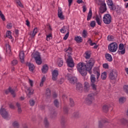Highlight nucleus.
Listing matches in <instances>:
<instances>
[{"instance_id": "8fccbe9b", "label": "nucleus", "mask_w": 128, "mask_h": 128, "mask_svg": "<svg viewBox=\"0 0 128 128\" xmlns=\"http://www.w3.org/2000/svg\"><path fill=\"white\" fill-rule=\"evenodd\" d=\"M34 104H36V102L34 100H30V104L31 106H34Z\"/></svg>"}, {"instance_id": "3c124183", "label": "nucleus", "mask_w": 128, "mask_h": 128, "mask_svg": "<svg viewBox=\"0 0 128 128\" xmlns=\"http://www.w3.org/2000/svg\"><path fill=\"white\" fill-rule=\"evenodd\" d=\"M6 28H8V30H10V28H12V24L8 23L6 25Z\"/></svg>"}, {"instance_id": "f8f14e48", "label": "nucleus", "mask_w": 128, "mask_h": 128, "mask_svg": "<svg viewBox=\"0 0 128 128\" xmlns=\"http://www.w3.org/2000/svg\"><path fill=\"white\" fill-rule=\"evenodd\" d=\"M93 73L96 76V78L98 80L100 76V68H94L93 69Z\"/></svg>"}, {"instance_id": "cd10ccee", "label": "nucleus", "mask_w": 128, "mask_h": 128, "mask_svg": "<svg viewBox=\"0 0 128 128\" xmlns=\"http://www.w3.org/2000/svg\"><path fill=\"white\" fill-rule=\"evenodd\" d=\"M58 66H62L64 64V60H62V59L59 58L58 61Z\"/></svg>"}, {"instance_id": "0e129e2a", "label": "nucleus", "mask_w": 128, "mask_h": 128, "mask_svg": "<svg viewBox=\"0 0 128 128\" xmlns=\"http://www.w3.org/2000/svg\"><path fill=\"white\" fill-rule=\"evenodd\" d=\"M88 44H90H90H92V39H90V38H89L88 40Z\"/></svg>"}, {"instance_id": "c85d7f7f", "label": "nucleus", "mask_w": 128, "mask_h": 128, "mask_svg": "<svg viewBox=\"0 0 128 128\" xmlns=\"http://www.w3.org/2000/svg\"><path fill=\"white\" fill-rule=\"evenodd\" d=\"M16 106L18 108V112L19 114H20V112H22V108H20V103L17 102L16 104Z\"/></svg>"}, {"instance_id": "7c9ffc66", "label": "nucleus", "mask_w": 128, "mask_h": 128, "mask_svg": "<svg viewBox=\"0 0 128 128\" xmlns=\"http://www.w3.org/2000/svg\"><path fill=\"white\" fill-rule=\"evenodd\" d=\"M126 100V98L124 97H122L120 98L119 99V102L120 104H124Z\"/></svg>"}, {"instance_id": "20e7f679", "label": "nucleus", "mask_w": 128, "mask_h": 128, "mask_svg": "<svg viewBox=\"0 0 128 128\" xmlns=\"http://www.w3.org/2000/svg\"><path fill=\"white\" fill-rule=\"evenodd\" d=\"M32 56L34 58L37 64H38V66H40V64H42V58H40V53L36 52L35 53L32 54Z\"/></svg>"}, {"instance_id": "bb28decb", "label": "nucleus", "mask_w": 128, "mask_h": 128, "mask_svg": "<svg viewBox=\"0 0 128 128\" xmlns=\"http://www.w3.org/2000/svg\"><path fill=\"white\" fill-rule=\"evenodd\" d=\"M6 36L10 40H12V32L8 31L6 33Z\"/></svg>"}, {"instance_id": "864d4df0", "label": "nucleus", "mask_w": 128, "mask_h": 128, "mask_svg": "<svg viewBox=\"0 0 128 128\" xmlns=\"http://www.w3.org/2000/svg\"><path fill=\"white\" fill-rule=\"evenodd\" d=\"M54 104L55 106H56V108L58 107L60 103L58 102V100H54Z\"/></svg>"}, {"instance_id": "6ab92c4d", "label": "nucleus", "mask_w": 128, "mask_h": 128, "mask_svg": "<svg viewBox=\"0 0 128 128\" xmlns=\"http://www.w3.org/2000/svg\"><path fill=\"white\" fill-rule=\"evenodd\" d=\"M105 58L108 62H112V55L108 53L105 54Z\"/></svg>"}, {"instance_id": "338daca9", "label": "nucleus", "mask_w": 128, "mask_h": 128, "mask_svg": "<svg viewBox=\"0 0 128 128\" xmlns=\"http://www.w3.org/2000/svg\"><path fill=\"white\" fill-rule=\"evenodd\" d=\"M56 116V112H54L52 114V118H54Z\"/></svg>"}, {"instance_id": "393cba45", "label": "nucleus", "mask_w": 128, "mask_h": 128, "mask_svg": "<svg viewBox=\"0 0 128 128\" xmlns=\"http://www.w3.org/2000/svg\"><path fill=\"white\" fill-rule=\"evenodd\" d=\"M92 10H90L89 11V12L88 14V17H87V20H90L92 18Z\"/></svg>"}, {"instance_id": "58836bf2", "label": "nucleus", "mask_w": 128, "mask_h": 128, "mask_svg": "<svg viewBox=\"0 0 128 128\" xmlns=\"http://www.w3.org/2000/svg\"><path fill=\"white\" fill-rule=\"evenodd\" d=\"M108 40H110V42H114V37L112 36H108Z\"/></svg>"}, {"instance_id": "603ef678", "label": "nucleus", "mask_w": 128, "mask_h": 128, "mask_svg": "<svg viewBox=\"0 0 128 128\" xmlns=\"http://www.w3.org/2000/svg\"><path fill=\"white\" fill-rule=\"evenodd\" d=\"M46 95L48 96H50V90L48 88L46 89Z\"/></svg>"}, {"instance_id": "e2e57ef3", "label": "nucleus", "mask_w": 128, "mask_h": 128, "mask_svg": "<svg viewBox=\"0 0 128 128\" xmlns=\"http://www.w3.org/2000/svg\"><path fill=\"white\" fill-rule=\"evenodd\" d=\"M9 106H10V108H12V110H14V104H9Z\"/></svg>"}, {"instance_id": "a19ab883", "label": "nucleus", "mask_w": 128, "mask_h": 128, "mask_svg": "<svg viewBox=\"0 0 128 128\" xmlns=\"http://www.w3.org/2000/svg\"><path fill=\"white\" fill-rule=\"evenodd\" d=\"M38 33V28H35L34 29L33 32L32 34V38H34V36Z\"/></svg>"}, {"instance_id": "ea45409f", "label": "nucleus", "mask_w": 128, "mask_h": 128, "mask_svg": "<svg viewBox=\"0 0 128 128\" xmlns=\"http://www.w3.org/2000/svg\"><path fill=\"white\" fill-rule=\"evenodd\" d=\"M90 80L92 84H94L96 82V77L94 75H92L90 76Z\"/></svg>"}, {"instance_id": "1a4fd4ad", "label": "nucleus", "mask_w": 128, "mask_h": 128, "mask_svg": "<svg viewBox=\"0 0 128 128\" xmlns=\"http://www.w3.org/2000/svg\"><path fill=\"white\" fill-rule=\"evenodd\" d=\"M0 114H1L2 116L4 118H8V113L6 109L4 108H1L0 110Z\"/></svg>"}, {"instance_id": "4c0bfd02", "label": "nucleus", "mask_w": 128, "mask_h": 128, "mask_svg": "<svg viewBox=\"0 0 128 128\" xmlns=\"http://www.w3.org/2000/svg\"><path fill=\"white\" fill-rule=\"evenodd\" d=\"M70 106H74V100L72 98H70Z\"/></svg>"}, {"instance_id": "f257e3e1", "label": "nucleus", "mask_w": 128, "mask_h": 128, "mask_svg": "<svg viewBox=\"0 0 128 128\" xmlns=\"http://www.w3.org/2000/svg\"><path fill=\"white\" fill-rule=\"evenodd\" d=\"M94 59L90 58L86 64L84 62H80L78 64L77 68L79 72L82 76H86L88 72L90 74H92V69L94 64Z\"/></svg>"}, {"instance_id": "4be33fe9", "label": "nucleus", "mask_w": 128, "mask_h": 128, "mask_svg": "<svg viewBox=\"0 0 128 128\" xmlns=\"http://www.w3.org/2000/svg\"><path fill=\"white\" fill-rule=\"evenodd\" d=\"M110 105H104L102 107V110L104 112H108L110 110Z\"/></svg>"}, {"instance_id": "6e6552de", "label": "nucleus", "mask_w": 128, "mask_h": 128, "mask_svg": "<svg viewBox=\"0 0 128 128\" xmlns=\"http://www.w3.org/2000/svg\"><path fill=\"white\" fill-rule=\"evenodd\" d=\"M94 100V94L91 93L88 94V98L86 99V104H92Z\"/></svg>"}, {"instance_id": "6e6d98bb", "label": "nucleus", "mask_w": 128, "mask_h": 128, "mask_svg": "<svg viewBox=\"0 0 128 128\" xmlns=\"http://www.w3.org/2000/svg\"><path fill=\"white\" fill-rule=\"evenodd\" d=\"M18 62L17 61V60H13L12 62V66H16V64H18Z\"/></svg>"}, {"instance_id": "a18cd8bd", "label": "nucleus", "mask_w": 128, "mask_h": 128, "mask_svg": "<svg viewBox=\"0 0 128 128\" xmlns=\"http://www.w3.org/2000/svg\"><path fill=\"white\" fill-rule=\"evenodd\" d=\"M0 16L2 20H3L4 22V20H6V18L4 17V14H2V12L1 10H0Z\"/></svg>"}, {"instance_id": "4d7b16f0", "label": "nucleus", "mask_w": 128, "mask_h": 128, "mask_svg": "<svg viewBox=\"0 0 128 128\" xmlns=\"http://www.w3.org/2000/svg\"><path fill=\"white\" fill-rule=\"evenodd\" d=\"M90 26L92 28H94L96 26V22L92 21L90 24Z\"/></svg>"}, {"instance_id": "c756f323", "label": "nucleus", "mask_w": 128, "mask_h": 128, "mask_svg": "<svg viewBox=\"0 0 128 128\" xmlns=\"http://www.w3.org/2000/svg\"><path fill=\"white\" fill-rule=\"evenodd\" d=\"M85 58H86V60L90 58V52H88V51H86L85 52Z\"/></svg>"}, {"instance_id": "37998d69", "label": "nucleus", "mask_w": 128, "mask_h": 128, "mask_svg": "<svg viewBox=\"0 0 128 128\" xmlns=\"http://www.w3.org/2000/svg\"><path fill=\"white\" fill-rule=\"evenodd\" d=\"M66 118L64 117H62V118H61V121H60V122H61V124L62 126H64V124H66Z\"/></svg>"}, {"instance_id": "9d476101", "label": "nucleus", "mask_w": 128, "mask_h": 128, "mask_svg": "<svg viewBox=\"0 0 128 128\" xmlns=\"http://www.w3.org/2000/svg\"><path fill=\"white\" fill-rule=\"evenodd\" d=\"M107 4L108 6L111 10H116V5L114 4L112 0H108Z\"/></svg>"}, {"instance_id": "de8ad7c7", "label": "nucleus", "mask_w": 128, "mask_h": 128, "mask_svg": "<svg viewBox=\"0 0 128 128\" xmlns=\"http://www.w3.org/2000/svg\"><path fill=\"white\" fill-rule=\"evenodd\" d=\"M106 122V120H102V122H99V128H102V124Z\"/></svg>"}, {"instance_id": "f03ea898", "label": "nucleus", "mask_w": 128, "mask_h": 128, "mask_svg": "<svg viewBox=\"0 0 128 128\" xmlns=\"http://www.w3.org/2000/svg\"><path fill=\"white\" fill-rule=\"evenodd\" d=\"M72 48L68 47V48L64 49V51L66 53L65 56H68V58L66 60L68 66L69 68H74V60H72V58L70 56L72 54Z\"/></svg>"}, {"instance_id": "e433bc0d", "label": "nucleus", "mask_w": 128, "mask_h": 128, "mask_svg": "<svg viewBox=\"0 0 128 128\" xmlns=\"http://www.w3.org/2000/svg\"><path fill=\"white\" fill-rule=\"evenodd\" d=\"M123 90L126 94H128V85H124V87H123Z\"/></svg>"}, {"instance_id": "72a5a7b5", "label": "nucleus", "mask_w": 128, "mask_h": 128, "mask_svg": "<svg viewBox=\"0 0 128 128\" xmlns=\"http://www.w3.org/2000/svg\"><path fill=\"white\" fill-rule=\"evenodd\" d=\"M96 21L98 24V26H100L102 24V22H100V18H98V16H96Z\"/></svg>"}, {"instance_id": "412c9836", "label": "nucleus", "mask_w": 128, "mask_h": 128, "mask_svg": "<svg viewBox=\"0 0 128 128\" xmlns=\"http://www.w3.org/2000/svg\"><path fill=\"white\" fill-rule=\"evenodd\" d=\"M90 86L88 82H85L84 83V90H86V92H88V90H90Z\"/></svg>"}, {"instance_id": "39448f33", "label": "nucleus", "mask_w": 128, "mask_h": 128, "mask_svg": "<svg viewBox=\"0 0 128 128\" xmlns=\"http://www.w3.org/2000/svg\"><path fill=\"white\" fill-rule=\"evenodd\" d=\"M108 49L111 52H116L118 50V44L113 42L108 45Z\"/></svg>"}, {"instance_id": "79ce46f5", "label": "nucleus", "mask_w": 128, "mask_h": 128, "mask_svg": "<svg viewBox=\"0 0 128 128\" xmlns=\"http://www.w3.org/2000/svg\"><path fill=\"white\" fill-rule=\"evenodd\" d=\"M91 86L93 90H96L97 86L96 84H94V83H92Z\"/></svg>"}, {"instance_id": "0eeeda50", "label": "nucleus", "mask_w": 128, "mask_h": 128, "mask_svg": "<svg viewBox=\"0 0 128 128\" xmlns=\"http://www.w3.org/2000/svg\"><path fill=\"white\" fill-rule=\"evenodd\" d=\"M29 83L31 87L27 88V94L28 96H32V94H34V90L32 89L34 82L32 80L29 79Z\"/></svg>"}, {"instance_id": "dca6fc26", "label": "nucleus", "mask_w": 128, "mask_h": 128, "mask_svg": "<svg viewBox=\"0 0 128 128\" xmlns=\"http://www.w3.org/2000/svg\"><path fill=\"white\" fill-rule=\"evenodd\" d=\"M19 56L21 62H24V52L20 51L19 53Z\"/></svg>"}, {"instance_id": "f3484780", "label": "nucleus", "mask_w": 128, "mask_h": 128, "mask_svg": "<svg viewBox=\"0 0 128 128\" xmlns=\"http://www.w3.org/2000/svg\"><path fill=\"white\" fill-rule=\"evenodd\" d=\"M6 52L8 56H12V49L10 48V46L8 44H6Z\"/></svg>"}, {"instance_id": "2f4dec72", "label": "nucleus", "mask_w": 128, "mask_h": 128, "mask_svg": "<svg viewBox=\"0 0 128 128\" xmlns=\"http://www.w3.org/2000/svg\"><path fill=\"white\" fill-rule=\"evenodd\" d=\"M44 124L46 128H48V126H50V123L48 122V119L46 118H45L44 120Z\"/></svg>"}, {"instance_id": "423d86ee", "label": "nucleus", "mask_w": 128, "mask_h": 128, "mask_svg": "<svg viewBox=\"0 0 128 128\" xmlns=\"http://www.w3.org/2000/svg\"><path fill=\"white\" fill-rule=\"evenodd\" d=\"M103 22L106 24H110L112 22V16L110 14H105L103 17Z\"/></svg>"}, {"instance_id": "7ed1b4c3", "label": "nucleus", "mask_w": 128, "mask_h": 128, "mask_svg": "<svg viewBox=\"0 0 128 128\" xmlns=\"http://www.w3.org/2000/svg\"><path fill=\"white\" fill-rule=\"evenodd\" d=\"M109 80L112 81L116 82V78H118V72L116 70H112L110 72L108 75Z\"/></svg>"}, {"instance_id": "4468645a", "label": "nucleus", "mask_w": 128, "mask_h": 128, "mask_svg": "<svg viewBox=\"0 0 128 128\" xmlns=\"http://www.w3.org/2000/svg\"><path fill=\"white\" fill-rule=\"evenodd\" d=\"M82 90H84V88L82 86V84L80 83H78L76 84V90L78 92H82Z\"/></svg>"}, {"instance_id": "774afa93", "label": "nucleus", "mask_w": 128, "mask_h": 128, "mask_svg": "<svg viewBox=\"0 0 128 128\" xmlns=\"http://www.w3.org/2000/svg\"><path fill=\"white\" fill-rule=\"evenodd\" d=\"M76 2L78 3V4H82V2H84V1H82V0H78L77 1H76Z\"/></svg>"}, {"instance_id": "ddd939ff", "label": "nucleus", "mask_w": 128, "mask_h": 128, "mask_svg": "<svg viewBox=\"0 0 128 128\" xmlns=\"http://www.w3.org/2000/svg\"><path fill=\"white\" fill-rule=\"evenodd\" d=\"M58 70H54L52 72V80H58Z\"/></svg>"}, {"instance_id": "aec40b11", "label": "nucleus", "mask_w": 128, "mask_h": 128, "mask_svg": "<svg viewBox=\"0 0 128 128\" xmlns=\"http://www.w3.org/2000/svg\"><path fill=\"white\" fill-rule=\"evenodd\" d=\"M42 74H46V72H48V65H44L42 68Z\"/></svg>"}, {"instance_id": "13d9d810", "label": "nucleus", "mask_w": 128, "mask_h": 128, "mask_svg": "<svg viewBox=\"0 0 128 128\" xmlns=\"http://www.w3.org/2000/svg\"><path fill=\"white\" fill-rule=\"evenodd\" d=\"M70 34V32H68L67 34H66L64 38V40H68V36Z\"/></svg>"}, {"instance_id": "c9c22d12", "label": "nucleus", "mask_w": 128, "mask_h": 128, "mask_svg": "<svg viewBox=\"0 0 128 128\" xmlns=\"http://www.w3.org/2000/svg\"><path fill=\"white\" fill-rule=\"evenodd\" d=\"M101 78L102 80H106V72H104L102 74Z\"/></svg>"}, {"instance_id": "680f3d73", "label": "nucleus", "mask_w": 128, "mask_h": 128, "mask_svg": "<svg viewBox=\"0 0 128 128\" xmlns=\"http://www.w3.org/2000/svg\"><path fill=\"white\" fill-rule=\"evenodd\" d=\"M64 111L65 114H68V109L66 107H64Z\"/></svg>"}, {"instance_id": "5fc2aeb1", "label": "nucleus", "mask_w": 128, "mask_h": 128, "mask_svg": "<svg viewBox=\"0 0 128 128\" xmlns=\"http://www.w3.org/2000/svg\"><path fill=\"white\" fill-rule=\"evenodd\" d=\"M124 48V45L122 44H120L119 45V50H122Z\"/></svg>"}, {"instance_id": "09e8293b", "label": "nucleus", "mask_w": 128, "mask_h": 128, "mask_svg": "<svg viewBox=\"0 0 128 128\" xmlns=\"http://www.w3.org/2000/svg\"><path fill=\"white\" fill-rule=\"evenodd\" d=\"M73 116L74 118H80V113L78 112H75L74 113Z\"/></svg>"}, {"instance_id": "69168bd1", "label": "nucleus", "mask_w": 128, "mask_h": 128, "mask_svg": "<svg viewBox=\"0 0 128 128\" xmlns=\"http://www.w3.org/2000/svg\"><path fill=\"white\" fill-rule=\"evenodd\" d=\"M47 26H48V29L50 30H52V27L50 26V24H47Z\"/></svg>"}, {"instance_id": "5701e85b", "label": "nucleus", "mask_w": 128, "mask_h": 128, "mask_svg": "<svg viewBox=\"0 0 128 128\" xmlns=\"http://www.w3.org/2000/svg\"><path fill=\"white\" fill-rule=\"evenodd\" d=\"M74 40L78 44H80V42H82V38L80 36H77L75 37Z\"/></svg>"}, {"instance_id": "a211bd4d", "label": "nucleus", "mask_w": 128, "mask_h": 128, "mask_svg": "<svg viewBox=\"0 0 128 128\" xmlns=\"http://www.w3.org/2000/svg\"><path fill=\"white\" fill-rule=\"evenodd\" d=\"M68 80H69L70 82V84H74L76 82L78 78H76V77L69 78H68Z\"/></svg>"}, {"instance_id": "a878e982", "label": "nucleus", "mask_w": 128, "mask_h": 128, "mask_svg": "<svg viewBox=\"0 0 128 128\" xmlns=\"http://www.w3.org/2000/svg\"><path fill=\"white\" fill-rule=\"evenodd\" d=\"M28 66H29V70L30 72H34V65L32 64L28 63Z\"/></svg>"}, {"instance_id": "9b49d317", "label": "nucleus", "mask_w": 128, "mask_h": 128, "mask_svg": "<svg viewBox=\"0 0 128 128\" xmlns=\"http://www.w3.org/2000/svg\"><path fill=\"white\" fill-rule=\"evenodd\" d=\"M106 12V3L101 4V6L100 8V14H104V12Z\"/></svg>"}, {"instance_id": "473e14b6", "label": "nucleus", "mask_w": 128, "mask_h": 128, "mask_svg": "<svg viewBox=\"0 0 128 128\" xmlns=\"http://www.w3.org/2000/svg\"><path fill=\"white\" fill-rule=\"evenodd\" d=\"M82 36L84 38H88V32H86V30H83Z\"/></svg>"}, {"instance_id": "052dcab7", "label": "nucleus", "mask_w": 128, "mask_h": 128, "mask_svg": "<svg viewBox=\"0 0 128 128\" xmlns=\"http://www.w3.org/2000/svg\"><path fill=\"white\" fill-rule=\"evenodd\" d=\"M103 68H108V64H103Z\"/></svg>"}, {"instance_id": "2eb2a0df", "label": "nucleus", "mask_w": 128, "mask_h": 128, "mask_svg": "<svg viewBox=\"0 0 128 128\" xmlns=\"http://www.w3.org/2000/svg\"><path fill=\"white\" fill-rule=\"evenodd\" d=\"M58 17L60 20H64V16L62 15V8H58Z\"/></svg>"}, {"instance_id": "49530a36", "label": "nucleus", "mask_w": 128, "mask_h": 128, "mask_svg": "<svg viewBox=\"0 0 128 128\" xmlns=\"http://www.w3.org/2000/svg\"><path fill=\"white\" fill-rule=\"evenodd\" d=\"M51 38H52V33H50L49 34L46 36V40L48 41Z\"/></svg>"}, {"instance_id": "bf43d9fd", "label": "nucleus", "mask_w": 128, "mask_h": 128, "mask_svg": "<svg viewBox=\"0 0 128 128\" xmlns=\"http://www.w3.org/2000/svg\"><path fill=\"white\" fill-rule=\"evenodd\" d=\"M16 3L18 4L19 6H20L21 8H24V5L20 2V1H16Z\"/></svg>"}, {"instance_id": "b1692460", "label": "nucleus", "mask_w": 128, "mask_h": 128, "mask_svg": "<svg viewBox=\"0 0 128 128\" xmlns=\"http://www.w3.org/2000/svg\"><path fill=\"white\" fill-rule=\"evenodd\" d=\"M9 90V92L11 93V94L13 98H16V92H14V90L12 88V87H9L8 88Z\"/></svg>"}, {"instance_id": "f704fd0d", "label": "nucleus", "mask_w": 128, "mask_h": 128, "mask_svg": "<svg viewBox=\"0 0 128 128\" xmlns=\"http://www.w3.org/2000/svg\"><path fill=\"white\" fill-rule=\"evenodd\" d=\"M12 126H14V128H20V124L18 122H14L12 123Z\"/></svg>"}, {"instance_id": "c03bdc74", "label": "nucleus", "mask_w": 128, "mask_h": 128, "mask_svg": "<svg viewBox=\"0 0 128 128\" xmlns=\"http://www.w3.org/2000/svg\"><path fill=\"white\" fill-rule=\"evenodd\" d=\"M60 32L62 34H66V26H64L60 30Z\"/></svg>"}]
</instances>
